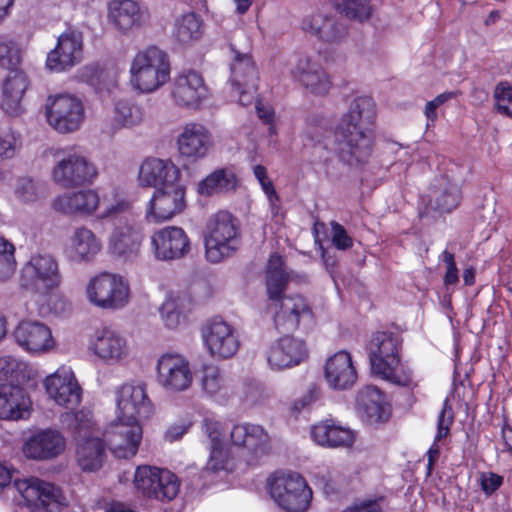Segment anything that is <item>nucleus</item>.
<instances>
[{"label":"nucleus","mask_w":512,"mask_h":512,"mask_svg":"<svg viewBox=\"0 0 512 512\" xmlns=\"http://www.w3.org/2000/svg\"><path fill=\"white\" fill-rule=\"evenodd\" d=\"M109 20L121 33L142 27L147 21V14L133 0H113L109 3Z\"/></svg>","instance_id":"nucleus-33"},{"label":"nucleus","mask_w":512,"mask_h":512,"mask_svg":"<svg viewBox=\"0 0 512 512\" xmlns=\"http://www.w3.org/2000/svg\"><path fill=\"white\" fill-rule=\"evenodd\" d=\"M205 257L211 263H219L233 256L241 244L237 218L227 210L212 214L205 225Z\"/></svg>","instance_id":"nucleus-5"},{"label":"nucleus","mask_w":512,"mask_h":512,"mask_svg":"<svg viewBox=\"0 0 512 512\" xmlns=\"http://www.w3.org/2000/svg\"><path fill=\"white\" fill-rule=\"evenodd\" d=\"M113 120L119 127L132 128L143 122L144 112L139 105L120 100L115 103Z\"/></svg>","instance_id":"nucleus-45"},{"label":"nucleus","mask_w":512,"mask_h":512,"mask_svg":"<svg viewBox=\"0 0 512 512\" xmlns=\"http://www.w3.org/2000/svg\"><path fill=\"white\" fill-rule=\"evenodd\" d=\"M203 22L196 13H185L175 19L172 36L181 45H190L201 39Z\"/></svg>","instance_id":"nucleus-41"},{"label":"nucleus","mask_w":512,"mask_h":512,"mask_svg":"<svg viewBox=\"0 0 512 512\" xmlns=\"http://www.w3.org/2000/svg\"><path fill=\"white\" fill-rule=\"evenodd\" d=\"M185 193L181 183L155 189L146 209L147 221L160 223L180 214L186 206Z\"/></svg>","instance_id":"nucleus-18"},{"label":"nucleus","mask_w":512,"mask_h":512,"mask_svg":"<svg viewBox=\"0 0 512 512\" xmlns=\"http://www.w3.org/2000/svg\"><path fill=\"white\" fill-rule=\"evenodd\" d=\"M30 399L19 385H0V419L18 420L29 416Z\"/></svg>","instance_id":"nucleus-34"},{"label":"nucleus","mask_w":512,"mask_h":512,"mask_svg":"<svg viewBox=\"0 0 512 512\" xmlns=\"http://www.w3.org/2000/svg\"><path fill=\"white\" fill-rule=\"evenodd\" d=\"M75 458L83 472L100 470L106 460L104 441L98 436L77 439Z\"/></svg>","instance_id":"nucleus-36"},{"label":"nucleus","mask_w":512,"mask_h":512,"mask_svg":"<svg viewBox=\"0 0 512 512\" xmlns=\"http://www.w3.org/2000/svg\"><path fill=\"white\" fill-rule=\"evenodd\" d=\"M312 311L307 301L300 295L284 297L280 301L279 311L274 316V323L283 332L297 329L301 321H310Z\"/></svg>","instance_id":"nucleus-32"},{"label":"nucleus","mask_w":512,"mask_h":512,"mask_svg":"<svg viewBox=\"0 0 512 512\" xmlns=\"http://www.w3.org/2000/svg\"><path fill=\"white\" fill-rule=\"evenodd\" d=\"M73 428L77 434V439L83 436L89 437L94 436L92 433L93 422L92 416L89 411H78L73 415Z\"/></svg>","instance_id":"nucleus-61"},{"label":"nucleus","mask_w":512,"mask_h":512,"mask_svg":"<svg viewBox=\"0 0 512 512\" xmlns=\"http://www.w3.org/2000/svg\"><path fill=\"white\" fill-rule=\"evenodd\" d=\"M306 91L314 95H326L331 88V79L325 69L321 67L299 83Z\"/></svg>","instance_id":"nucleus-54"},{"label":"nucleus","mask_w":512,"mask_h":512,"mask_svg":"<svg viewBox=\"0 0 512 512\" xmlns=\"http://www.w3.org/2000/svg\"><path fill=\"white\" fill-rule=\"evenodd\" d=\"M23 363L15 357L7 355L0 358V376L5 380H19V373L22 372Z\"/></svg>","instance_id":"nucleus-60"},{"label":"nucleus","mask_w":512,"mask_h":512,"mask_svg":"<svg viewBox=\"0 0 512 512\" xmlns=\"http://www.w3.org/2000/svg\"><path fill=\"white\" fill-rule=\"evenodd\" d=\"M321 67L323 66L315 57L300 53L295 55L291 62L290 74L295 81L301 83Z\"/></svg>","instance_id":"nucleus-51"},{"label":"nucleus","mask_w":512,"mask_h":512,"mask_svg":"<svg viewBox=\"0 0 512 512\" xmlns=\"http://www.w3.org/2000/svg\"><path fill=\"white\" fill-rule=\"evenodd\" d=\"M376 106L371 97L354 98L334 130L335 153L348 164L365 162L373 152Z\"/></svg>","instance_id":"nucleus-1"},{"label":"nucleus","mask_w":512,"mask_h":512,"mask_svg":"<svg viewBox=\"0 0 512 512\" xmlns=\"http://www.w3.org/2000/svg\"><path fill=\"white\" fill-rule=\"evenodd\" d=\"M55 165L52 180L64 188L91 185L98 177L96 164L77 146L57 148L53 151Z\"/></svg>","instance_id":"nucleus-6"},{"label":"nucleus","mask_w":512,"mask_h":512,"mask_svg":"<svg viewBox=\"0 0 512 512\" xmlns=\"http://www.w3.org/2000/svg\"><path fill=\"white\" fill-rule=\"evenodd\" d=\"M268 486L273 500L288 512H303L310 504L312 491L298 474H275Z\"/></svg>","instance_id":"nucleus-8"},{"label":"nucleus","mask_w":512,"mask_h":512,"mask_svg":"<svg viewBox=\"0 0 512 512\" xmlns=\"http://www.w3.org/2000/svg\"><path fill=\"white\" fill-rule=\"evenodd\" d=\"M171 66L168 54L157 46L139 50L131 60L129 81L140 93L157 91L170 79Z\"/></svg>","instance_id":"nucleus-4"},{"label":"nucleus","mask_w":512,"mask_h":512,"mask_svg":"<svg viewBox=\"0 0 512 512\" xmlns=\"http://www.w3.org/2000/svg\"><path fill=\"white\" fill-rule=\"evenodd\" d=\"M357 407L371 424L386 422L390 417V406L385 396L373 386H367L359 391Z\"/></svg>","instance_id":"nucleus-38"},{"label":"nucleus","mask_w":512,"mask_h":512,"mask_svg":"<svg viewBox=\"0 0 512 512\" xmlns=\"http://www.w3.org/2000/svg\"><path fill=\"white\" fill-rule=\"evenodd\" d=\"M332 243L339 250H346L353 245L352 238L347 234L342 225L337 222L331 223Z\"/></svg>","instance_id":"nucleus-64"},{"label":"nucleus","mask_w":512,"mask_h":512,"mask_svg":"<svg viewBox=\"0 0 512 512\" xmlns=\"http://www.w3.org/2000/svg\"><path fill=\"white\" fill-rule=\"evenodd\" d=\"M88 350L108 364L126 362L131 356V346L126 335L109 326L94 330L89 338Z\"/></svg>","instance_id":"nucleus-11"},{"label":"nucleus","mask_w":512,"mask_h":512,"mask_svg":"<svg viewBox=\"0 0 512 512\" xmlns=\"http://www.w3.org/2000/svg\"><path fill=\"white\" fill-rule=\"evenodd\" d=\"M494 99L497 112L512 118V86L507 82L497 84Z\"/></svg>","instance_id":"nucleus-55"},{"label":"nucleus","mask_w":512,"mask_h":512,"mask_svg":"<svg viewBox=\"0 0 512 512\" xmlns=\"http://www.w3.org/2000/svg\"><path fill=\"white\" fill-rule=\"evenodd\" d=\"M28 87L27 75L23 71L12 70L2 83L3 105L11 112L17 113Z\"/></svg>","instance_id":"nucleus-40"},{"label":"nucleus","mask_w":512,"mask_h":512,"mask_svg":"<svg viewBox=\"0 0 512 512\" xmlns=\"http://www.w3.org/2000/svg\"><path fill=\"white\" fill-rule=\"evenodd\" d=\"M117 417L128 420L148 418L152 405L146 387L141 383H125L116 392Z\"/></svg>","instance_id":"nucleus-21"},{"label":"nucleus","mask_w":512,"mask_h":512,"mask_svg":"<svg viewBox=\"0 0 512 512\" xmlns=\"http://www.w3.org/2000/svg\"><path fill=\"white\" fill-rule=\"evenodd\" d=\"M48 124L60 134L76 132L85 119L82 100L71 94L51 95L45 104Z\"/></svg>","instance_id":"nucleus-9"},{"label":"nucleus","mask_w":512,"mask_h":512,"mask_svg":"<svg viewBox=\"0 0 512 512\" xmlns=\"http://www.w3.org/2000/svg\"><path fill=\"white\" fill-rule=\"evenodd\" d=\"M66 449L63 434L52 428L42 429L34 433L23 445V454L28 459L52 460Z\"/></svg>","instance_id":"nucleus-27"},{"label":"nucleus","mask_w":512,"mask_h":512,"mask_svg":"<svg viewBox=\"0 0 512 512\" xmlns=\"http://www.w3.org/2000/svg\"><path fill=\"white\" fill-rule=\"evenodd\" d=\"M445 409H442L438 415L437 421V434L435 436L434 443L429 448L428 454V469L431 470L434 462L437 460L439 456V446L436 444L437 441L441 440L443 437L447 436L450 429V424L452 422L451 418H445Z\"/></svg>","instance_id":"nucleus-56"},{"label":"nucleus","mask_w":512,"mask_h":512,"mask_svg":"<svg viewBox=\"0 0 512 512\" xmlns=\"http://www.w3.org/2000/svg\"><path fill=\"white\" fill-rule=\"evenodd\" d=\"M180 173L169 159L148 158L140 166L138 179L142 186L165 188L180 183Z\"/></svg>","instance_id":"nucleus-30"},{"label":"nucleus","mask_w":512,"mask_h":512,"mask_svg":"<svg viewBox=\"0 0 512 512\" xmlns=\"http://www.w3.org/2000/svg\"><path fill=\"white\" fill-rule=\"evenodd\" d=\"M160 468L150 465L138 466L134 474L136 490L147 498L154 499V486L157 482Z\"/></svg>","instance_id":"nucleus-49"},{"label":"nucleus","mask_w":512,"mask_h":512,"mask_svg":"<svg viewBox=\"0 0 512 512\" xmlns=\"http://www.w3.org/2000/svg\"><path fill=\"white\" fill-rule=\"evenodd\" d=\"M156 379L167 392L188 390L193 383V372L188 359L178 353L162 354L156 364Z\"/></svg>","instance_id":"nucleus-12"},{"label":"nucleus","mask_w":512,"mask_h":512,"mask_svg":"<svg viewBox=\"0 0 512 512\" xmlns=\"http://www.w3.org/2000/svg\"><path fill=\"white\" fill-rule=\"evenodd\" d=\"M102 244L95 233L85 227H77L69 238L66 254L73 262L91 261L101 250Z\"/></svg>","instance_id":"nucleus-35"},{"label":"nucleus","mask_w":512,"mask_h":512,"mask_svg":"<svg viewBox=\"0 0 512 512\" xmlns=\"http://www.w3.org/2000/svg\"><path fill=\"white\" fill-rule=\"evenodd\" d=\"M158 479L154 486V499L162 502H169L175 499L180 490L178 477L170 470L160 468Z\"/></svg>","instance_id":"nucleus-48"},{"label":"nucleus","mask_w":512,"mask_h":512,"mask_svg":"<svg viewBox=\"0 0 512 512\" xmlns=\"http://www.w3.org/2000/svg\"><path fill=\"white\" fill-rule=\"evenodd\" d=\"M288 282V274L283 269L282 257L270 256L266 271V290L270 300H279Z\"/></svg>","instance_id":"nucleus-42"},{"label":"nucleus","mask_w":512,"mask_h":512,"mask_svg":"<svg viewBox=\"0 0 512 512\" xmlns=\"http://www.w3.org/2000/svg\"><path fill=\"white\" fill-rule=\"evenodd\" d=\"M15 247L4 237L0 236V281L9 279L15 272Z\"/></svg>","instance_id":"nucleus-53"},{"label":"nucleus","mask_w":512,"mask_h":512,"mask_svg":"<svg viewBox=\"0 0 512 512\" xmlns=\"http://www.w3.org/2000/svg\"><path fill=\"white\" fill-rule=\"evenodd\" d=\"M52 207L66 216H94L104 220L130 211L132 201L115 187L102 193L96 189L86 188L57 196L52 202Z\"/></svg>","instance_id":"nucleus-2"},{"label":"nucleus","mask_w":512,"mask_h":512,"mask_svg":"<svg viewBox=\"0 0 512 512\" xmlns=\"http://www.w3.org/2000/svg\"><path fill=\"white\" fill-rule=\"evenodd\" d=\"M202 338L209 355L216 360L232 358L240 347L235 327L218 317L203 327Z\"/></svg>","instance_id":"nucleus-13"},{"label":"nucleus","mask_w":512,"mask_h":512,"mask_svg":"<svg viewBox=\"0 0 512 512\" xmlns=\"http://www.w3.org/2000/svg\"><path fill=\"white\" fill-rule=\"evenodd\" d=\"M429 196L430 201L435 203V208L441 212H450L456 208L461 198L459 187L446 178L438 180Z\"/></svg>","instance_id":"nucleus-43"},{"label":"nucleus","mask_w":512,"mask_h":512,"mask_svg":"<svg viewBox=\"0 0 512 512\" xmlns=\"http://www.w3.org/2000/svg\"><path fill=\"white\" fill-rule=\"evenodd\" d=\"M200 385L206 395L214 397L227 391L228 379L219 366L208 363L202 365Z\"/></svg>","instance_id":"nucleus-44"},{"label":"nucleus","mask_w":512,"mask_h":512,"mask_svg":"<svg viewBox=\"0 0 512 512\" xmlns=\"http://www.w3.org/2000/svg\"><path fill=\"white\" fill-rule=\"evenodd\" d=\"M43 384L49 398L57 405L74 410L81 403L82 388L70 367H59L45 378Z\"/></svg>","instance_id":"nucleus-16"},{"label":"nucleus","mask_w":512,"mask_h":512,"mask_svg":"<svg viewBox=\"0 0 512 512\" xmlns=\"http://www.w3.org/2000/svg\"><path fill=\"white\" fill-rule=\"evenodd\" d=\"M258 79V72L251 56L236 51L231 64V84L238 93L240 104L246 106L253 102Z\"/></svg>","instance_id":"nucleus-24"},{"label":"nucleus","mask_w":512,"mask_h":512,"mask_svg":"<svg viewBox=\"0 0 512 512\" xmlns=\"http://www.w3.org/2000/svg\"><path fill=\"white\" fill-rule=\"evenodd\" d=\"M14 486L32 512H60L61 494L53 484L30 477L16 479Z\"/></svg>","instance_id":"nucleus-15"},{"label":"nucleus","mask_w":512,"mask_h":512,"mask_svg":"<svg viewBox=\"0 0 512 512\" xmlns=\"http://www.w3.org/2000/svg\"><path fill=\"white\" fill-rule=\"evenodd\" d=\"M207 87L200 73L185 70L175 76L171 97L174 103L182 108L197 109L207 97Z\"/></svg>","instance_id":"nucleus-23"},{"label":"nucleus","mask_w":512,"mask_h":512,"mask_svg":"<svg viewBox=\"0 0 512 512\" xmlns=\"http://www.w3.org/2000/svg\"><path fill=\"white\" fill-rule=\"evenodd\" d=\"M345 27L338 23L334 18L328 16L324 25L321 26L319 33L315 35L324 42H336L345 35Z\"/></svg>","instance_id":"nucleus-59"},{"label":"nucleus","mask_w":512,"mask_h":512,"mask_svg":"<svg viewBox=\"0 0 512 512\" xmlns=\"http://www.w3.org/2000/svg\"><path fill=\"white\" fill-rule=\"evenodd\" d=\"M87 302L98 309L116 311L130 301L129 282L120 274L100 272L92 276L84 288Z\"/></svg>","instance_id":"nucleus-7"},{"label":"nucleus","mask_w":512,"mask_h":512,"mask_svg":"<svg viewBox=\"0 0 512 512\" xmlns=\"http://www.w3.org/2000/svg\"><path fill=\"white\" fill-rule=\"evenodd\" d=\"M329 133L324 119L309 118L306 122L303 135L310 144H323L325 149H331L335 152L336 144L334 140L331 143L327 140Z\"/></svg>","instance_id":"nucleus-50"},{"label":"nucleus","mask_w":512,"mask_h":512,"mask_svg":"<svg viewBox=\"0 0 512 512\" xmlns=\"http://www.w3.org/2000/svg\"><path fill=\"white\" fill-rule=\"evenodd\" d=\"M345 15L352 19L364 21L370 17L371 7L367 0H343L338 3Z\"/></svg>","instance_id":"nucleus-57"},{"label":"nucleus","mask_w":512,"mask_h":512,"mask_svg":"<svg viewBox=\"0 0 512 512\" xmlns=\"http://www.w3.org/2000/svg\"><path fill=\"white\" fill-rule=\"evenodd\" d=\"M185 301L186 299L183 296L169 294L161 305L160 316L168 329H176L183 322Z\"/></svg>","instance_id":"nucleus-46"},{"label":"nucleus","mask_w":512,"mask_h":512,"mask_svg":"<svg viewBox=\"0 0 512 512\" xmlns=\"http://www.w3.org/2000/svg\"><path fill=\"white\" fill-rule=\"evenodd\" d=\"M13 337L19 347L32 355L48 353L56 345L51 329L39 321H21L15 327Z\"/></svg>","instance_id":"nucleus-22"},{"label":"nucleus","mask_w":512,"mask_h":512,"mask_svg":"<svg viewBox=\"0 0 512 512\" xmlns=\"http://www.w3.org/2000/svg\"><path fill=\"white\" fill-rule=\"evenodd\" d=\"M17 150V139L13 133L0 132V161L11 159Z\"/></svg>","instance_id":"nucleus-63"},{"label":"nucleus","mask_w":512,"mask_h":512,"mask_svg":"<svg viewBox=\"0 0 512 512\" xmlns=\"http://www.w3.org/2000/svg\"><path fill=\"white\" fill-rule=\"evenodd\" d=\"M60 283L59 264L51 255H33L21 270V286L32 292L47 294Z\"/></svg>","instance_id":"nucleus-10"},{"label":"nucleus","mask_w":512,"mask_h":512,"mask_svg":"<svg viewBox=\"0 0 512 512\" xmlns=\"http://www.w3.org/2000/svg\"><path fill=\"white\" fill-rule=\"evenodd\" d=\"M311 437L320 446L337 448L352 446L356 435L351 429L337 425L333 420H325L312 426Z\"/></svg>","instance_id":"nucleus-37"},{"label":"nucleus","mask_w":512,"mask_h":512,"mask_svg":"<svg viewBox=\"0 0 512 512\" xmlns=\"http://www.w3.org/2000/svg\"><path fill=\"white\" fill-rule=\"evenodd\" d=\"M456 96V92H444L437 95L433 100L428 101L424 108V114L427 117V119L431 122H434L437 119V108H439L441 105L445 104L449 100L455 98Z\"/></svg>","instance_id":"nucleus-62"},{"label":"nucleus","mask_w":512,"mask_h":512,"mask_svg":"<svg viewBox=\"0 0 512 512\" xmlns=\"http://www.w3.org/2000/svg\"><path fill=\"white\" fill-rule=\"evenodd\" d=\"M212 145L210 131L200 123L186 124L177 138L180 155L193 161L205 158Z\"/></svg>","instance_id":"nucleus-29"},{"label":"nucleus","mask_w":512,"mask_h":512,"mask_svg":"<svg viewBox=\"0 0 512 512\" xmlns=\"http://www.w3.org/2000/svg\"><path fill=\"white\" fill-rule=\"evenodd\" d=\"M204 433L209 438L210 455L206 466L202 470L203 478L230 469V453L224 441L223 425L215 420L206 419L203 424Z\"/></svg>","instance_id":"nucleus-26"},{"label":"nucleus","mask_w":512,"mask_h":512,"mask_svg":"<svg viewBox=\"0 0 512 512\" xmlns=\"http://www.w3.org/2000/svg\"><path fill=\"white\" fill-rule=\"evenodd\" d=\"M14 194L19 201L32 203L39 198V188L32 179L22 177L16 181Z\"/></svg>","instance_id":"nucleus-58"},{"label":"nucleus","mask_w":512,"mask_h":512,"mask_svg":"<svg viewBox=\"0 0 512 512\" xmlns=\"http://www.w3.org/2000/svg\"><path fill=\"white\" fill-rule=\"evenodd\" d=\"M105 442L118 458H132L137 452L143 437V429L137 420L116 417L104 433Z\"/></svg>","instance_id":"nucleus-14"},{"label":"nucleus","mask_w":512,"mask_h":512,"mask_svg":"<svg viewBox=\"0 0 512 512\" xmlns=\"http://www.w3.org/2000/svg\"><path fill=\"white\" fill-rule=\"evenodd\" d=\"M238 180L228 168L216 169L198 183L197 192L202 196L227 194L235 191Z\"/></svg>","instance_id":"nucleus-39"},{"label":"nucleus","mask_w":512,"mask_h":512,"mask_svg":"<svg viewBox=\"0 0 512 512\" xmlns=\"http://www.w3.org/2000/svg\"><path fill=\"white\" fill-rule=\"evenodd\" d=\"M252 170L254 177L257 179L268 199L271 213L276 216L280 211V199L272 181L268 176L267 169L263 165H255L253 166Z\"/></svg>","instance_id":"nucleus-52"},{"label":"nucleus","mask_w":512,"mask_h":512,"mask_svg":"<svg viewBox=\"0 0 512 512\" xmlns=\"http://www.w3.org/2000/svg\"><path fill=\"white\" fill-rule=\"evenodd\" d=\"M150 246L155 259L173 261L184 258L191 250V242L183 228L166 226L150 236Z\"/></svg>","instance_id":"nucleus-17"},{"label":"nucleus","mask_w":512,"mask_h":512,"mask_svg":"<svg viewBox=\"0 0 512 512\" xmlns=\"http://www.w3.org/2000/svg\"><path fill=\"white\" fill-rule=\"evenodd\" d=\"M401 340L392 332H377L368 346L371 370L399 386H413L412 371L400 361Z\"/></svg>","instance_id":"nucleus-3"},{"label":"nucleus","mask_w":512,"mask_h":512,"mask_svg":"<svg viewBox=\"0 0 512 512\" xmlns=\"http://www.w3.org/2000/svg\"><path fill=\"white\" fill-rule=\"evenodd\" d=\"M144 240L143 226L130 218L119 219L109 236V250L125 260L135 259Z\"/></svg>","instance_id":"nucleus-19"},{"label":"nucleus","mask_w":512,"mask_h":512,"mask_svg":"<svg viewBox=\"0 0 512 512\" xmlns=\"http://www.w3.org/2000/svg\"><path fill=\"white\" fill-rule=\"evenodd\" d=\"M324 372L328 385L337 390L352 387L357 379L352 357L344 350L336 352L326 360Z\"/></svg>","instance_id":"nucleus-31"},{"label":"nucleus","mask_w":512,"mask_h":512,"mask_svg":"<svg viewBox=\"0 0 512 512\" xmlns=\"http://www.w3.org/2000/svg\"><path fill=\"white\" fill-rule=\"evenodd\" d=\"M83 34L69 28L59 35L57 44L46 59L50 71L63 72L81 62L83 57Z\"/></svg>","instance_id":"nucleus-20"},{"label":"nucleus","mask_w":512,"mask_h":512,"mask_svg":"<svg viewBox=\"0 0 512 512\" xmlns=\"http://www.w3.org/2000/svg\"><path fill=\"white\" fill-rule=\"evenodd\" d=\"M22 46L9 35H0V67L15 70L22 63Z\"/></svg>","instance_id":"nucleus-47"},{"label":"nucleus","mask_w":512,"mask_h":512,"mask_svg":"<svg viewBox=\"0 0 512 512\" xmlns=\"http://www.w3.org/2000/svg\"><path fill=\"white\" fill-rule=\"evenodd\" d=\"M230 438L235 446L242 447L254 461L270 451V438L265 429L257 424L242 423L234 425Z\"/></svg>","instance_id":"nucleus-28"},{"label":"nucleus","mask_w":512,"mask_h":512,"mask_svg":"<svg viewBox=\"0 0 512 512\" xmlns=\"http://www.w3.org/2000/svg\"><path fill=\"white\" fill-rule=\"evenodd\" d=\"M307 357L306 343L292 336L277 339L267 351V363L272 370H283L298 366Z\"/></svg>","instance_id":"nucleus-25"}]
</instances>
